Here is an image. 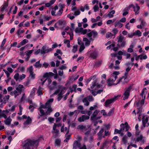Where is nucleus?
<instances>
[{
    "instance_id": "7ed1b4c3",
    "label": "nucleus",
    "mask_w": 149,
    "mask_h": 149,
    "mask_svg": "<svg viewBox=\"0 0 149 149\" xmlns=\"http://www.w3.org/2000/svg\"><path fill=\"white\" fill-rule=\"evenodd\" d=\"M117 38L118 40L117 46L119 48L124 47L126 44V42L124 40V37L120 34Z\"/></svg>"
},
{
    "instance_id": "c9c22d12",
    "label": "nucleus",
    "mask_w": 149,
    "mask_h": 149,
    "mask_svg": "<svg viewBox=\"0 0 149 149\" xmlns=\"http://www.w3.org/2000/svg\"><path fill=\"white\" fill-rule=\"evenodd\" d=\"M6 38H5L2 42L1 44V48L2 49V50H4L5 49L3 47L6 43Z\"/></svg>"
},
{
    "instance_id": "e2e57ef3",
    "label": "nucleus",
    "mask_w": 149,
    "mask_h": 149,
    "mask_svg": "<svg viewBox=\"0 0 149 149\" xmlns=\"http://www.w3.org/2000/svg\"><path fill=\"white\" fill-rule=\"evenodd\" d=\"M4 117L5 119H6L7 117L6 115L4 113H0V118L1 117Z\"/></svg>"
},
{
    "instance_id": "4468645a",
    "label": "nucleus",
    "mask_w": 149,
    "mask_h": 149,
    "mask_svg": "<svg viewBox=\"0 0 149 149\" xmlns=\"http://www.w3.org/2000/svg\"><path fill=\"white\" fill-rule=\"evenodd\" d=\"M12 120L10 116H9L8 118H7L6 119L4 120V122L6 125H10Z\"/></svg>"
},
{
    "instance_id": "39448f33",
    "label": "nucleus",
    "mask_w": 149,
    "mask_h": 149,
    "mask_svg": "<svg viewBox=\"0 0 149 149\" xmlns=\"http://www.w3.org/2000/svg\"><path fill=\"white\" fill-rule=\"evenodd\" d=\"M132 87L130 86L127 89L123 94L124 97L123 98V100H125L128 99L130 95V91L132 89Z\"/></svg>"
},
{
    "instance_id": "393cba45",
    "label": "nucleus",
    "mask_w": 149,
    "mask_h": 149,
    "mask_svg": "<svg viewBox=\"0 0 149 149\" xmlns=\"http://www.w3.org/2000/svg\"><path fill=\"white\" fill-rule=\"evenodd\" d=\"M120 62L118 60H116L115 61L116 66L114 67V68L116 70H118L120 69V67L119 66V65L120 64Z\"/></svg>"
},
{
    "instance_id": "f8f14e48",
    "label": "nucleus",
    "mask_w": 149,
    "mask_h": 149,
    "mask_svg": "<svg viewBox=\"0 0 149 149\" xmlns=\"http://www.w3.org/2000/svg\"><path fill=\"white\" fill-rule=\"evenodd\" d=\"M104 130L103 128H102L99 132L97 133V135L98 136V138L99 139L101 140L103 138V135L102 133H103Z\"/></svg>"
},
{
    "instance_id": "4d7b16f0",
    "label": "nucleus",
    "mask_w": 149,
    "mask_h": 149,
    "mask_svg": "<svg viewBox=\"0 0 149 149\" xmlns=\"http://www.w3.org/2000/svg\"><path fill=\"white\" fill-rule=\"evenodd\" d=\"M60 89L58 88L56 90L55 92L52 95H57L58 93H60Z\"/></svg>"
},
{
    "instance_id": "dca6fc26",
    "label": "nucleus",
    "mask_w": 149,
    "mask_h": 149,
    "mask_svg": "<svg viewBox=\"0 0 149 149\" xmlns=\"http://www.w3.org/2000/svg\"><path fill=\"white\" fill-rule=\"evenodd\" d=\"M83 103H84V105L86 106H88L89 105L90 103L88 101V97H86L84 98L82 100Z\"/></svg>"
},
{
    "instance_id": "e433bc0d",
    "label": "nucleus",
    "mask_w": 149,
    "mask_h": 149,
    "mask_svg": "<svg viewBox=\"0 0 149 149\" xmlns=\"http://www.w3.org/2000/svg\"><path fill=\"white\" fill-rule=\"evenodd\" d=\"M59 25L62 26L64 25L65 24V22L64 21H63L61 20H59L57 22Z\"/></svg>"
},
{
    "instance_id": "6e6552de",
    "label": "nucleus",
    "mask_w": 149,
    "mask_h": 149,
    "mask_svg": "<svg viewBox=\"0 0 149 149\" xmlns=\"http://www.w3.org/2000/svg\"><path fill=\"white\" fill-rule=\"evenodd\" d=\"M95 86H96V87L95 88V90L98 89L100 88V84H98L97 83V80L96 79L93 82L92 85L91 86V89H93Z\"/></svg>"
},
{
    "instance_id": "bb28decb",
    "label": "nucleus",
    "mask_w": 149,
    "mask_h": 149,
    "mask_svg": "<svg viewBox=\"0 0 149 149\" xmlns=\"http://www.w3.org/2000/svg\"><path fill=\"white\" fill-rule=\"evenodd\" d=\"M9 95H6L3 98V103L4 104H6L7 102V101L9 99Z\"/></svg>"
},
{
    "instance_id": "603ef678",
    "label": "nucleus",
    "mask_w": 149,
    "mask_h": 149,
    "mask_svg": "<svg viewBox=\"0 0 149 149\" xmlns=\"http://www.w3.org/2000/svg\"><path fill=\"white\" fill-rule=\"evenodd\" d=\"M78 47V46L77 45L74 46H73V49H72V51L74 53H75L77 52Z\"/></svg>"
},
{
    "instance_id": "72a5a7b5",
    "label": "nucleus",
    "mask_w": 149,
    "mask_h": 149,
    "mask_svg": "<svg viewBox=\"0 0 149 149\" xmlns=\"http://www.w3.org/2000/svg\"><path fill=\"white\" fill-rule=\"evenodd\" d=\"M97 56V54L95 52L91 53L90 54V57L93 58V59L96 58Z\"/></svg>"
},
{
    "instance_id": "49530a36",
    "label": "nucleus",
    "mask_w": 149,
    "mask_h": 149,
    "mask_svg": "<svg viewBox=\"0 0 149 149\" xmlns=\"http://www.w3.org/2000/svg\"><path fill=\"white\" fill-rule=\"evenodd\" d=\"M114 113L113 109L111 110L107 114V116H110L113 114Z\"/></svg>"
},
{
    "instance_id": "09e8293b",
    "label": "nucleus",
    "mask_w": 149,
    "mask_h": 149,
    "mask_svg": "<svg viewBox=\"0 0 149 149\" xmlns=\"http://www.w3.org/2000/svg\"><path fill=\"white\" fill-rule=\"evenodd\" d=\"M110 134L108 131H105L104 132V134L103 135V138H105L106 136H109Z\"/></svg>"
},
{
    "instance_id": "9d476101",
    "label": "nucleus",
    "mask_w": 149,
    "mask_h": 149,
    "mask_svg": "<svg viewBox=\"0 0 149 149\" xmlns=\"http://www.w3.org/2000/svg\"><path fill=\"white\" fill-rule=\"evenodd\" d=\"M145 99V96L144 97V98L142 99L141 101H139L136 103V106L137 107H142L144 104V100Z\"/></svg>"
},
{
    "instance_id": "69168bd1",
    "label": "nucleus",
    "mask_w": 149,
    "mask_h": 149,
    "mask_svg": "<svg viewBox=\"0 0 149 149\" xmlns=\"http://www.w3.org/2000/svg\"><path fill=\"white\" fill-rule=\"evenodd\" d=\"M143 138V136L142 135H140V136L139 137H138L137 139H136V141H141L142 139Z\"/></svg>"
},
{
    "instance_id": "37998d69",
    "label": "nucleus",
    "mask_w": 149,
    "mask_h": 149,
    "mask_svg": "<svg viewBox=\"0 0 149 149\" xmlns=\"http://www.w3.org/2000/svg\"><path fill=\"white\" fill-rule=\"evenodd\" d=\"M62 125V123H59L58 124H56L55 123H54L53 125L54 129H55V128H56V127H59L61 126Z\"/></svg>"
},
{
    "instance_id": "c756f323",
    "label": "nucleus",
    "mask_w": 149,
    "mask_h": 149,
    "mask_svg": "<svg viewBox=\"0 0 149 149\" xmlns=\"http://www.w3.org/2000/svg\"><path fill=\"white\" fill-rule=\"evenodd\" d=\"M42 88H41L40 86L39 87L37 92V93H38V95H40L43 94V93H42Z\"/></svg>"
},
{
    "instance_id": "5701e85b",
    "label": "nucleus",
    "mask_w": 149,
    "mask_h": 149,
    "mask_svg": "<svg viewBox=\"0 0 149 149\" xmlns=\"http://www.w3.org/2000/svg\"><path fill=\"white\" fill-rule=\"evenodd\" d=\"M77 87V85L76 84H74L72 86V87L71 88H70V91L71 93H72L74 91L75 92H76L77 91L76 88Z\"/></svg>"
},
{
    "instance_id": "cd10ccee",
    "label": "nucleus",
    "mask_w": 149,
    "mask_h": 149,
    "mask_svg": "<svg viewBox=\"0 0 149 149\" xmlns=\"http://www.w3.org/2000/svg\"><path fill=\"white\" fill-rule=\"evenodd\" d=\"M83 40L86 42L85 45L86 46H88L90 45L91 42L87 38H84Z\"/></svg>"
},
{
    "instance_id": "423d86ee",
    "label": "nucleus",
    "mask_w": 149,
    "mask_h": 149,
    "mask_svg": "<svg viewBox=\"0 0 149 149\" xmlns=\"http://www.w3.org/2000/svg\"><path fill=\"white\" fill-rule=\"evenodd\" d=\"M118 96H116L110 99H108L106 100L104 103V106L107 107L109 104L114 102L117 99Z\"/></svg>"
},
{
    "instance_id": "f3484780",
    "label": "nucleus",
    "mask_w": 149,
    "mask_h": 149,
    "mask_svg": "<svg viewBox=\"0 0 149 149\" xmlns=\"http://www.w3.org/2000/svg\"><path fill=\"white\" fill-rule=\"evenodd\" d=\"M54 74L52 72H46L43 75V77L47 78L49 77H52L54 75Z\"/></svg>"
},
{
    "instance_id": "a18cd8bd",
    "label": "nucleus",
    "mask_w": 149,
    "mask_h": 149,
    "mask_svg": "<svg viewBox=\"0 0 149 149\" xmlns=\"http://www.w3.org/2000/svg\"><path fill=\"white\" fill-rule=\"evenodd\" d=\"M93 9L95 12H96L99 10V7L97 4L95 5L93 7Z\"/></svg>"
},
{
    "instance_id": "7c9ffc66",
    "label": "nucleus",
    "mask_w": 149,
    "mask_h": 149,
    "mask_svg": "<svg viewBox=\"0 0 149 149\" xmlns=\"http://www.w3.org/2000/svg\"><path fill=\"white\" fill-rule=\"evenodd\" d=\"M132 7H133V8L134 9V11L135 12V14H138L139 13V12H138V11H137L136 10V7L133 5L131 4L128 7V10L129 9H130Z\"/></svg>"
},
{
    "instance_id": "a878e982",
    "label": "nucleus",
    "mask_w": 149,
    "mask_h": 149,
    "mask_svg": "<svg viewBox=\"0 0 149 149\" xmlns=\"http://www.w3.org/2000/svg\"><path fill=\"white\" fill-rule=\"evenodd\" d=\"M123 26V24H121L120 21L118 22H116L115 23V27L118 26L119 27L121 28Z\"/></svg>"
},
{
    "instance_id": "b1692460",
    "label": "nucleus",
    "mask_w": 149,
    "mask_h": 149,
    "mask_svg": "<svg viewBox=\"0 0 149 149\" xmlns=\"http://www.w3.org/2000/svg\"><path fill=\"white\" fill-rule=\"evenodd\" d=\"M122 125L123 126L125 125V128L126 131H127L129 130L130 127V126L128 125V124L127 122H125L124 124L123 123H122L121 124L120 126H121Z\"/></svg>"
},
{
    "instance_id": "4c0bfd02",
    "label": "nucleus",
    "mask_w": 149,
    "mask_h": 149,
    "mask_svg": "<svg viewBox=\"0 0 149 149\" xmlns=\"http://www.w3.org/2000/svg\"><path fill=\"white\" fill-rule=\"evenodd\" d=\"M85 47L84 45V43H82V45L80 46V47L79 49V51L81 52L82 51L85 49Z\"/></svg>"
},
{
    "instance_id": "ddd939ff",
    "label": "nucleus",
    "mask_w": 149,
    "mask_h": 149,
    "mask_svg": "<svg viewBox=\"0 0 149 149\" xmlns=\"http://www.w3.org/2000/svg\"><path fill=\"white\" fill-rule=\"evenodd\" d=\"M8 6V3L7 1L4 3L2 6V7L0 9L1 11H3L5 10H6Z\"/></svg>"
},
{
    "instance_id": "a19ab883",
    "label": "nucleus",
    "mask_w": 149,
    "mask_h": 149,
    "mask_svg": "<svg viewBox=\"0 0 149 149\" xmlns=\"http://www.w3.org/2000/svg\"><path fill=\"white\" fill-rule=\"evenodd\" d=\"M113 36V35L111 33L109 32H107L106 35V37L107 38H109L111 36Z\"/></svg>"
},
{
    "instance_id": "2f4dec72",
    "label": "nucleus",
    "mask_w": 149,
    "mask_h": 149,
    "mask_svg": "<svg viewBox=\"0 0 149 149\" xmlns=\"http://www.w3.org/2000/svg\"><path fill=\"white\" fill-rule=\"evenodd\" d=\"M59 88L61 89V92L59 93V95H63L65 92V90L66 89V88L65 87H63L61 88V87Z\"/></svg>"
},
{
    "instance_id": "338daca9",
    "label": "nucleus",
    "mask_w": 149,
    "mask_h": 149,
    "mask_svg": "<svg viewBox=\"0 0 149 149\" xmlns=\"http://www.w3.org/2000/svg\"><path fill=\"white\" fill-rule=\"evenodd\" d=\"M92 94L94 96L96 95L97 94V91H94L93 90H91Z\"/></svg>"
},
{
    "instance_id": "ea45409f",
    "label": "nucleus",
    "mask_w": 149,
    "mask_h": 149,
    "mask_svg": "<svg viewBox=\"0 0 149 149\" xmlns=\"http://www.w3.org/2000/svg\"><path fill=\"white\" fill-rule=\"evenodd\" d=\"M28 42L29 41L28 40L26 39H24L22 40L20 42L23 46L26 43Z\"/></svg>"
},
{
    "instance_id": "f257e3e1",
    "label": "nucleus",
    "mask_w": 149,
    "mask_h": 149,
    "mask_svg": "<svg viewBox=\"0 0 149 149\" xmlns=\"http://www.w3.org/2000/svg\"><path fill=\"white\" fill-rule=\"evenodd\" d=\"M39 139L35 140L28 139L22 142V146L23 149H30V147L32 146L35 147L36 149L39 144Z\"/></svg>"
},
{
    "instance_id": "c03bdc74",
    "label": "nucleus",
    "mask_w": 149,
    "mask_h": 149,
    "mask_svg": "<svg viewBox=\"0 0 149 149\" xmlns=\"http://www.w3.org/2000/svg\"><path fill=\"white\" fill-rule=\"evenodd\" d=\"M33 51V50L32 49L31 50H28L26 51L27 53L26 54V55L27 56H30V55L31 54Z\"/></svg>"
},
{
    "instance_id": "0e129e2a",
    "label": "nucleus",
    "mask_w": 149,
    "mask_h": 149,
    "mask_svg": "<svg viewBox=\"0 0 149 149\" xmlns=\"http://www.w3.org/2000/svg\"><path fill=\"white\" fill-rule=\"evenodd\" d=\"M29 46V45H28V44L24 46L21 47L20 49V50L21 51H22L25 48H27Z\"/></svg>"
},
{
    "instance_id": "2eb2a0df",
    "label": "nucleus",
    "mask_w": 149,
    "mask_h": 149,
    "mask_svg": "<svg viewBox=\"0 0 149 149\" xmlns=\"http://www.w3.org/2000/svg\"><path fill=\"white\" fill-rule=\"evenodd\" d=\"M32 122L31 119L29 116H28L27 118V120L24 122V125H29L31 124Z\"/></svg>"
},
{
    "instance_id": "de8ad7c7",
    "label": "nucleus",
    "mask_w": 149,
    "mask_h": 149,
    "mask_svg": "<svg viewBox=\"0 0 149 149\" xmlns=\"http://www.w3.org/2000/svg\"><path fill=\"white\" fill-rule=\"evenodd\" d=\"M19 112L18 113V114L19 115H22V111L23 108L21 106V105H20L19 106Z\"/></svg>"
},
{
    "instance_id": "f704fd0d",
    "label": "nucleus",
    "mask_w": 149,
    "mask_h": 149,
    "mask_svg": "<svg viewBox=\"0 0 149 149\" xmlns=\"http://www.w3.org/2000/svg\"><path fill=\"white\" fill-rule=\"evenodd\" d=\"M124 128H123V129H121L120 130H118L117 129H116L114 130V134H120L122 131L123 130H124Z\"/></svg>"
},
{
    "instance_id": "13d9d810",
    "label": "nucleus",
    "mask_w": 149,
    "mask_h": 149,
    "mask_svg": "<svg viewBox=\"0 0 149 149\" xmlns=\"http://www.w3.org/2000/svg\"><path fill=\"white\" fill-rule=\"evenodd\" d=\"M88 100L90 101H92L94 99L92 95H89L88 97Z\"/></svg>"
},
{
    "instance_id": "f03ea898",
    "label": "nucleus",
    "mask_w": 149,
    "mask_h": 149,
    "mask_svg": "<svg viewBox=\"0 0 149 149\" xmlns=\"http://www.w3.org/2000/svg\"><path fill=\"white\" fill-rule=\"evenodd\" d=\"M123 76L120 77L118 81L117 82L115 83H114V82L115 81L116 79L118 78V77L116 75H111L110 78L107 80V81L108 86H111L113 85H117L123 79Z\"/></svg>"
},
{
    "instance_id": "6e6d98bb",
    "label": "nucleus",
    "mask_w": 149,
    "mask_h": 149,
    "mask_svg": "<svg viewBox=\"0 0 149 149\" xmlns=\"http://www.w3.org/2000/svg\"><path fill=\"white\" fill-rule=\"evenodd\" d=\"M63 11V9H60L58 11V13L56 14V15H61Z\"/></svg>"
},
{
    "instance_id": "1a4fd4ad",
    "label": "nucleus",
    "mask_w": 149,
    "mask_h": 149,
    "mask_svg": "<svg viewBox=\"0 0 149 149\" xmlns=\"http://www.w3.org/2000/svg\"><path fill=\"white\" fill-rule=\"evenodd\" d=\"M148 117H146L145 118V116H143L142 118V123L143 124V127H145L146 126V124L147 123L148 125L147 126L149 125V123H148Z\"/></svg>"
},
{
    "instance_id": "c85d7f7f",
    "label": "nucleus",
    "mask_w": 149,
    "mask_h": 149,
    "mask_svg": "<svg viewBox=\"0 0 149 149\" xmlns=\"http://www.w3.org/2000/svg\"><path fill=\"white\" fill-rule=\"evenodd\" d=\"M115 11L113 10L109 13L107 15L110 18H112L113 16V15L115 13Z\"/></svg>"
},
{
    "instance_id": "6ab92c4d",
    "label": "nucleus",
    "mask_w": 149,
    "mask_h": 149,
    "mask_svg": "<svg viewBox=\"0 0 149 149\" xmlns=\"http://www.w3.org/2000/svg\"><path fill=\"white\" fill-rule=\"evenodd\" d=\"M20 94H21L20 93H19L18 91L16 90L11 92L10 93L11 95H14L15 97H16L17 96L19 95Z\"/></svg>"
},
{
    "instance_id": "58836bf2",
    "label": "nucleus",
    "mask_w": 149,
    "mask_h": 149,
    "mask_svg": "<svg viewBox=\"0 0 149 149\" xmlns=\"http://www.w3.org/2000/svg\"><path fill=\"white\" fill-rule=\"evenodd\" d=\"M134 36L137 35L139 36H141V33L139 30H138L136 31V32L134 33Z\"/></svg>"
},
{
    "instance_id": "9b49d317",
    "label": "nucleus",
    "mask_w": 149,
    "mask_h": 149,
    "mask_svg": "<svg viewBox=\"0 0 149 149\" xmlns=\"http://www.w3.org/2000/svg\"><path fill=\"white\" fill-rule=\"evenodd\" d=\"M81 146V144L80 143H79L77 141H75L74 142L73 149H76L77 147H80Z\"/></svg>"
},
{
    "instance_id": "5fc2aeb1",
    "label": "nucleus",
    "mask_w": 149,
    "mask_h": 149,
    "mask_svg": "<svg viewBox=\"0 0 149 149\" xmlns=\"http://www.w3.org/2000/svg\"><path fill=\"white\" fill-rule=\"evenodd\" d=\"M61 143V141L59 139H56L55 141V143L57 145H59Z\"/></svg>"
},
{
    "instance_id": "bf43d9fd",
    "label": "nucleus",
    "mask_w": 149,
    "mask_h": 149,
    "mask_svg": "<svg viewBox=\"0 0 149 149\" xmlns=\"http://www.w3.org/2000/svg\"><path fill=\"white\" fill-rule=\"evenodd\" d=\"M19 74L18 73H16L15 74L14 76V78L16 80V81H17L18 79H19Z\"/></svg>"
},
{
    "instance_id": "774afa93",
    "label": "nucleus",
    "mask_w": 149,
    "mask_h": 149,
    "mask_svg": "<svg viewBox=\"0 0 149 149\" xmlns=\"http://www.w3.org/2000/svg\"><path fill=\"white\" fill-rule=\"evenodd\" d=\"M47 108H48L47 111L49 112V115L50 113L53 110L51 107H47Z\"/></svg>"
},
{
    "instance_id": "aec40b11",
    "label": "nucleus",
    "mask_w": 149,
    "mask_h": 149,
    "mask_svg": "<svg viewBox=\"0 0 149 149\" xmlns=\"http://www.w3.org/2000/svg\"><path fill=\"white\" fill-rule=\"evenodd\" d=\"M23 88L24 86L23 85L19 84L18 86L16 88V89L19 93H21Z\"/></svg>"
},
{
    "instance_id": "412c9836",
    "label": "nucleus",
    "mask_w": 149,
    "mask_h": 149,
    "mask_svg": "<svg viewBox=\"0 0 149 149\" xmlns=\"http://www.w3.org/2000/svg\"><path fill=\"white\" fill-rule=\"evenodd\" d=\"M54 100L53 98H51L49 99L46 103L45 104L47 107H51V103Z\"/></svg>"
},
{
    "instance_id": "20e7f679",
    "label": "nucleus",
    "mask_w": 149,
    "mask_h": 149,
    "mask_svg": "<svg viewBox=\"0 0 149 149\" xmlns=\"http://www.w3.org/2000/svg\"><path fill=\"white\" fill-rule=\"evenodd\" d=\"M100 112V111L98 110H95L93 113L91 117V120L95 121L100 119L101 116L97 117L98 114Z\"/></svg>"
},
{
    "instance_id": "8fccbe9b",
    "label": "nucleus",
    "mask_w": 149,
    "mask_h": 149,
    "mask_svg": "<svg viewBox=\"0 0 149 149\" xmlns=\"http://www.w3.org/2000/svg\"><path fill=\"white\" fill-rule=\"evenodd\" d=\"M27 69L29 70L30 73L32 74V73H33V67L32 66H30Z\"/></svg>"
},
{
    "instance_id": "4be33fe9",
    "label": "nucleus",
    "mask_w": 149,
    "mask_h": 149,
    "mask_svg": "<svg viewBox=\"0 0 149 149\" xmlns=\"http://www.w3.org/2000/svg\"><path fill=\"white\" fill-rule=\"evenodd\" d=\"M86 126L83 125H79L77 127V129L80 130H84L85 131L87 130Z\"/></svg>"
},
{
    "instance_id": "052dcab7",
    "label": "nucleus",
    "mask_w": 149,
    "mask_h": 149,
    "mask_svg": "<svg viewBox=\"0 0 149 149\" xmlns=\"http://www.w3.org/2000/svg\"><path fill=\"white\" fill-rule=\"evenodd\" d=\"M112 31L114 33V34H113V36H115V35L118 33V30L117 29L115 28Z\"/></svg>"
},
{
    "instance_id": "864d4df0",
    "label": "nucleus",
    "mask_w": 149,
    "mask_h": 149,
    "mask_svg": "<svg viewBox=\"0 0 149 149\" xmlns=\"http://www.w3.org/2000/svg\"><path fill=\"white\" fill-rule=\"evenodd\" d=\"M71 135H68L67 136L66 139L64 140V141L68 142V140L70 139Z\"/></svg>"
},
{
    "instance_id": "3c124183",
    "label": "nucleus",
    "mask_w": 149,
    "mask_h": 149,
    "mask_svg": "<svg viewBox=\"0 0 149 149\" xmlns=\"http://www.w3.org/2000/svg\"><path fill=\"white\" fill-rule=\"evenodd\" d=\"M40 113H41V115H40L41 117H42L43 116L45 115V113L44 112V110L42 109H40Z\"/></svg>"
},
{
    "instance_id": "0eeeda50",
    "label": "nucleus",
    "mask_w": 149,
    "mask_h": 149,
    "mask_svg": "<svg viewBox=\"0 0 149 149\" xmlns=\"http://www.w3.org/2000/svg\"><path fill=\"white\" fill-rule=\"evenodd\" d=\"M90 118L89 116L87 115H82L78 118V120L79 122H82L88 120Z\"/></svg>"
},
{
    "instance_id": "680f3d73",
    "label": "nucleus",
    "mask_w": 149,
    "mask_h": 149,
    "mask_svg": "<svg viewBox=\"0 0 149 149\" xmlns=\"http://www.w3.org/2000/svg\"><path fill=\"white\" fill-rule=\"evenodd\" d=\"M127 136H124L122 139V140L124 144H125L127 142Z\"/></svg>"
},
{
    "instance_id": "79ce46f5",
    "label": "nucleus",
    "mask_w": 149,
    "mask_h": 149,
    "mask_svg": "<svg viewBox=\"0 0 149 149\" xmlns=\"http://www.w3.org/2000/svg\"><path fill=\"white\" fill-rule=\"evenodd\" d=\"M83 29L82 28H77L75 29V31L76 33L80 32L82 31Z\"/></svg>"
},
{
    "instance_id": "473e14b6",
    "label": "nucleus",
    "mask_w": 149,
    "mask_h": 149,
    "mask_svg": "<svg viewBox=\"0 0 149 149\" xmlns=\"http://www.w3.org/2000/svg\"><path fill=\"white\" fill-rule=\"evenodd\" d=\"M40 61H39L36 62L34 66L36 68H40L42 66V65L41 64H40Z\"/></svg>"
},
{
    "instance_id": "a211bd4d",
    "label": "nucleus",
    "mask_w": 149,
    "mask_h": 149,
    "mask_svg": "<svg viewBox=\"0 0 149 149\" xmlns=\"http://www.w3.org/2000/svg\"><path fill=\"white\" fill-rule=\"evenodd\" d=\"M53 130L54 131L52 132V133H55V135H54V138H56L58 136L59 131L58 130L56 129V128H55V129H54V126H53Z\"/></svg>"
}]
</instances>
